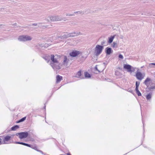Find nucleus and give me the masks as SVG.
<instances>
[{"mask_svg":"<svg viewBox=\"0 0 155 155\" xmlns=\"http://www.w3.org/2000/svg\"><path fill=\"white\" fill-rule=\"evenodd\" d=\"M75 78H79L81 79L84 78V76L81 74V70H80L78 71L74 76Z\"/></svg>","mask_w":155,"mask_h":155,"instance_id":"6e6552de","label":"nucleus"},{"mask_svg":"<svg viewBox=\"0 0 155 155\" xmlns=\"http://www.w3.org/2000/svg\"><path fill=\"white\" fill-rule=\"evenodd\" d=\"M152 65H154L155 66V63H152L151 64H149L150 66H151Z\"/></svg>","mask_w":155,"mask_h":155,"instance_id":"c9c22d12","label":"nucleus"},{"mask_svg":"<svg viewBox=\"0 0 155 155\" xmlns=\"http://www.w3.org/2000/svg\"><path fill=\"white\" fill-rule=\"evenodd\" d=\"M69 60L67 59V57L66 56H64V60L63 61V64H67Z\"/></svg>","mask_w":155,"mask_h":155,"instance_id":"f3484780","label":"nucleus"},{"mask_svg":"<svg viewBox=\"0 0 155 155\" xmlns=\"http://www.w3.org/2000/svg\"><path fill=\"white\" fill-rule=\"evenodd\" d=\"M132 66L128 64H124V68L127 70V71L130 72Z\"/></svg>","mask_w":155,"mask_h":155,"instance_id":"ddd939ff","label":"nucleus"},{"mask_svg":"<svg viewBox=\"0 0 155 155\" xmlns=\"http://www.w3.org/2000/svg\"><path fill=\"white\" fill-rule=\"evenodd\" d=\"M118 57L120 58L123 59L124 58L123 56L121 54H119L118 56Z\"/></svg>","mask_w":155,"mask_h":155,"instance_id":"2f4dec72","label":"nucleus"},{"mask_svg":"<svg viewBox=\"0 0 155 155\" xmlns=\"http://www.w3.org/2000/svg\"><path fill=\"white\" fill-rule=\"evenodd\" d=\"M2 140V139L0 138V145L2 144V141H1Z\"/></svg>","mask_w":155,"mask_h":155,"instance_id":"37998d69","label":"nucleus"},{"mask_svg":"<svg viewBox=\"0 0 155 155\" xmlns=\"http://www.w3.org/2000/svg\"><path fill=\"white\" fill-rule=\"evenodd\" d=\"M136 68L133 67L132 66V67L131 68V69H130V72L132 73V72H134Z\"/></svg>","mask_w":155,"mask_h":155,"instance_id":"bb28decb","label":"nucleus"},{"mask_svg":"<svg viewBox=\"0 0 155 155\" xmlns=\"http://www.w3.org/2000/svg\"><path fill=\"white\" fill-rule=\"evenodd\" d=\"M67 155H71L70 153H67Z\"/></svg>","mask_w":155,"mask_h":155,"instance_id":"c03bdc74","label":"nucleus"},{"mask_svg":"<svg viewBox=\"0 0 155 155\" xmlns=\"http://www.w3.org/2000/svg\"><path fill=\"white\" fill-rule=\"evenodd\" d=\"M44 108L45 109V106L44 107Z\"/></svg>","mask_w":155,"mask_h":155,"instance_id":"a18cd8bd","label":"nucleus"},{"mask_svg":"<svg viewBox=\"0 0 155 155\" xmlns=\"http://www.w3.org/2000/svg\"><path fill=\"white\" fill-rule=\"evenodd\" d=\"M56 81L57 83H58L62 79V77L59 75H57L56 77Z\"/></svg>","mask_w":155,"mask_h":155,"instance_id":"2eb2a0df","label":"nucleus"},{"mask_svg":"<svg viewBox=\"0 0 155 155\" xmlns=\"http://www.w3.org/2000/svg\"><path fill=\"white\" fill-rule=\"evenodd\" d=\"M23 142L17 141H16L15 142V143L16 144H21L22 145L23 144Z\"/></svg>","mask_w":155,"mask_h":155,"instance_id":"7c9ffc66","label":"nucleus"},{"mask_svg":"<svg viewBox=\"0 0 155 155\" xmlns=\"http://www.w3.org/2000/svg\"><path fill=\"white\" fill-rule=\"evenodd\" d=\"M119 72H118V71H116V72H115V74L116 75H118L119 73Z\"/></svg>","mask_w":155,"mask_h":155,"instance_id":"e433bc0d","label":"nucleus"},{"mask_svg":"<svg viewBox=\"0 0 155 155\" xmlns=\"http://www.w3.org/2000/svg\"><path fill=\"white\" fill-rule=\"evenodd\" d=\"M30 147L32 149H34L35 150L37 151H38V150L37 149V147L35 146H33L31 145V147Z\"/></svg>","mask_w":155,"mask_h":155,"instance_id":"a878e982","label":"nucleus"},{"mask_svg":"<svg viewBox=\"0 0 155 155\" xmlns=\"http://www.w3.org/2000/svg\"><path fill=\"white\" fill-rule=\"evenodd\" d=\"M151 80V79L150 78H147L144 81L143 83L148 87L149 86V84L148 83V82L150 81Z\"/></svg>","mask_w":155,"mask_h":155,"instance_id":"dca6fc26","label":"nucleus"},{"mask_svg":"<svg viewBox=\"0 0 155 155\" xmlns=\"http://www.w3.org/2000/svg\"><path fill=\"white\" fill-rule=\"evenodd\" d=\"M48 20L51 21H57L62 20L63 18L60 16H51L48 17Z\"/></svg>","mask_w":155,"mask_h":155,"instance_id":"20e7f679","label":"nucleus"},{"mask_svg":"<svg viewBox=\"0 0 155 155\" xmlns=\"http://www.w3.org/2000/svg\"><path fill=\"white\" fill-rule=\"evenodd\" d=\"M3 137V144H7V142H8L11 139V137L8 135H7L5 137L4 136Z\"/></svg>","mask_w":155,"mask_h":155,"instance_id":"9d476101","label":"nucleus"},{"mask_svg":"<svg viewBox=\"0 0 155 155\" xmlns=\"http://www.w3.org/2000/svg\"><path fill=\"white\" fill-rule=\"evenodd\" d=\"M117 47V44L115 42H113V47Z\"/></svg>","mask_w":155,"mask_h":155,"instance_id":"c756f323","label":"nucleus"},{"mask_svg":"<svg viewBox=\"0 0 155 155\" xmlns=\"http://www.w3.org/2000/svg\"><path fill=\"white\" fill-rule=\"evenodd\" d=\"M103 64H104L105 65V66H106V65H107V62H104L103 63Z\"/></svg>","mask_w":155,"mask_h":155,"instance_id":"a19ab883","label":"nucleus"},{"mask_svg":"<svg viewBox=\"0 0 155 155\" xmlns=\"http://www.w3.org/2000/svg\"><path fill=\"white\" fill-rule=\"evenodd\" d=\"M44 154V155H46L45 153H44V154Z\"/></svg>","mask_w":155,"mask_h":155,"instance_id":"49530a36","label":"nucleus"},{"mask_svg":"<svg viewBox=\"0 0 155 155\" xmlns=\"http://www.w3.org/2000/svg\"><path fill=\"white\" fill-rule=\"evenodd\" d=\"M95 69L98 72V73H100V72H101V71H99V70L97 69V67L96 66V67H95Z\"/></svg>","mask_w":155,"mask_h":155,"instance_id":"58836bf2","label":"nucleus"},{"mask_svg":"<svg viewBox=\"0 0 155 155\" xmlns=\"http://www.w3.org/2000/svg\"><path fill=\"white\" fill-rule=\"evenodd\" d=\"M16 135L17 136H19V138L20 139H24L28 137V133L26 131L18 133L16 134Z\"/></svg>","mask_w":155,"mask_h":155,"instance_id":"39448f33","label":"nucleus"},{"mask_svg":"<svg viewBox=\"0 0 155 155\" xmlns=\"http://www.w3.org/2000/svg\"><path fill=\"white\" fill-rule=\"evenodd\" d=\"M32 25L34 26H37V24L36 23H33L32 24Z\"/></svg>","mask_w":155,"mask_h":155,"instance_id":"79ce46f5","label":"nucleus"},{"mask_svg":"<svg viewBox=\"0 0 155 155\" xmlns=\"http://www.w3.org/2000/svg\"><path fill=\"white\" fill-rule=\"evenodd\" d=\"M38 151L40 152V153H41L42 154H44V153H43V152H42V151L41 150H38Z\"/></svg>","mask_w":155,"mask_h":155,"instance_id":"4c0bfd02","label":"nucleus"},{"mask_svg":"<svg viewBox=\"0 0 155 155\" xmlns=\"http://www.w3.org/2000/svg\"><path fill=\"white\" fill-rule=\"evenodd\" d=\"M136 77L137 79L140 80H141L143 78V76L142 74L139 71H137L136 74Z\"/></svg>","mask_w":155,"mask_h":155,"instance_id":"1a4fd4ad","label":"nucleus"},{"mask_svg":"<svg viewBox=\"0 0 155 155\" xmlns=\"http://www.w3.org/2000/svg\"><path fill=\"white\" fill-rule=\"evenodd\" d=\"M62 155V154H61V155Z\"/></svg>","mask_w":155,"mask_h":155,"instance_id":"de8ad7c7","label":"nucleus"},{"mask_svg":"<svg viewBox=\"0 0 155 155\" xmlns=\"http://www.w3.org/2000/svg\"><path fill=\"white\" fill-rule=\"evenodd\" d=\"M81 54V52L77 51L74 50L69 53V55L71 57H76Z\"/></svg>","mask_w":155,"mask_h":155,"instance_id":"423d86ee","label":"nucleus"},{"mask_svg":"<svg viewBox=\"0 0 155 155\" xmlns=\"http://www.w3.org/2000/svg\"><path fill=\"white\" fill-rule=\"evenodd\" d=\"M148 89L150 90H151L152 89H155V86H150L148 88Z\"/></svg>","mask_w":155,"mask_h":155,"instance_id":"cd10ccee","label":"nucleus"},{"mask_svg":"<svg viewBox=\"0 0 155 155\" xmlns=\"http://www.w3.org/2000/svg\"><path fill=\"white\" fill-rule=\"evenodd\" d=\"M26 117H24L22 118H21V119H20V120H19L17 122V123H20L21 122H23V121H24L26 119Z\"/></svg>","mask_w":155,"mask_h":155,"instance_id":"393cba45","label":"nucleus"},{"mask_svg":"<svg viewBox=\"0 0 155 155\" xmlns=\"http://www.w3.org/2000/svg\"><path fill=\"white\" fill-rule=\"evenodd\" d=\"M84 77L85 78H89L91 77V75L87 72H84Z\"/></svg>","mask_w":155,"mask_h":155,"instance_id":"6ab92c4d","label":"nucleus"},{"mask_svg":"<svg viewBox=\"0 0 155 155\" xmlns=\"http://www.w3.org/2000/svg\"><path fill=\"white\" fill-rule=\"evenodd\" d=\"M113 52L112 49L109 47H107L105 48V52L107 55H110Z\"/></svg>","mask_w":155,"mask_h":155,"instance_id":"9b49d317","label":"nucleus"},{"mask_svg":"<svg viewBox=\"0 0 155 155\" xmlns=\"http://www.w3.org/2000/svg\"><path fill=\"white\" fill-rule=\"evenodd\" d=\"M69 36L68 35V34H64V35H63L61 36V39L62 38H66L68 37H69V36Z\"/></svg>","mask_w":155,"mask_h":155,"instance_id":"4be33fe9","label":"nucleus"},{"mask_svg":"<svg viewBox=\"0 0 155 155\" xmlns=\"http://www.w3.org/2000/svg\"><path fill=\"white\" fill-rule=\"evenodd\" d=\"M66 16H74V13L73 14H68V13H67L66 14Z\"/></svg>","mask_w":155,"mask_h":155,"instance_id":"72a5a7b5","label":"nucleus"},{"mask_svg":"<svg viewBox=\"0 0 155 155\" xmlns=\"http://www.w3.org/2000/svg\"><path fill=\"white\" fill-rule=\"evenodd\" d=\"M74 14H80L82 15L84 14V12L82 11H78L77 12H74Z\"/></svg>","mask_w":155,"mask_h":155,"instance_id":"412c9836","label":"nucleus"},{"mask_svg":"<svg viewBox=\"0 0 155 155\" xmlns=\"http://www.w3.org/2000/svg\"><path fill=\"white\" fill-rule=\"evenodd\" d=\"M80 33V32H73L72 33H70L68 34L69 37H74L76 36H77Z\"/></svg>","mask_w":155,"mask_h":155,"instance_id":"f8f14e48","label":"nucleus"},{"mask_svg":"<svg viewBox=\"0 0 155 155\" xmlns=\"http://www.w3.org/2000/svg\"><path fill=\"white\" fill-rule=\"evenodd\" d=\"M104 46L97 45L95 47L94 51L95 55H99L102 52L104 49Z\"/></svg>","mask_w":155,"mask_h":155,"instance_id":"f03ea898","label":"nucleus"},{"mask_svg":"<svg viewBox=\"0 0 155 155\" xmlns=\"http://www.w3.org/2000/svg\"><path fill=\"white\" fill-rule=\"evenodd\" d=\"M115 36H112L110 37L108 39V42L109 43H111L113 40L114 39V38Z\"/></svg>","mask_w":155,"mask_h":155,"instance_id":"a211bd4d","label":"nucleus"},{"mask_svg":"<svg viewBox=\"0 0 155 155\" xmlns=\"http://www.w3.org/2000/svg\"><path fill=\"white\" fill-rule=\"evenodd\" d=\"M142 121L143 124V132H144V122L143 119H142Z\"/></svg>","mask_w":155,"mask_h":155,"instance_id":"ea45409f","label":"nucleus"},{"mask_svg":"<svg viewBox=\"0 0 155 155\" xmlns=\"http://www.w3.org/2000/svg\"><path fill=\"white\" fill-rule=\"evenodd\" d=\"M152 93L150 92L146 95V98L147 100L150 101L152 97Z\"/></svg>","mask_w":155,"mask_h":155,"instance_id":"4468645a","label":"nucleus"},{"mask_svg":"<svg viewBox=\"0 0 155 155\" xmlns=\"http://www.w3.org/2000/svg\"><path fill=\"white\" fill-rule=\"evenodd\" d=\"M19 127V126L18 125H15L12 127L11 128V129L12 130L15 131L16 130L18 129Z\"/></svg>","mask_w":155,"mask_h":155,"instance_id":"aec40b11","label":"nucleus"},{"mask_svg":"<svg viewBox=\"0 0 155 155\" xmlns=\"http://www.w3.org/2000/svg\"><path fill=\"white\" fill-rule=\"evenodd\" d=\"M51 61L50 65L54 70H59L61 69L59 63L54 56L53 54L51 55Z\"/></svg>","mask_w":155,"mask_h":155,"instance_id":"f257e3e1","label":"nucleus"},{"mask_svg":"<svg viewBox=\"0 0 155 155\" xmlns=\"http://www.w3.org/2000/svg\"><path fill=\"white\" fill-rule=\"evenodd\" d=\"M127 91H128V92H130V93H133V91L132 90H131L128 89V90H127Z\"/></svg>","mask_w":155,"mask_h":155,"instance_id":"f704fd0d","label":"nucleus"},{"mask_svg":"<svg viewBox=\"0 0 155 155\" xmlns=\"http://www.w3.org/2000/svg\"><path fill=\"white\" fill-rule=\"evenodd\" d=\"M105 42H106L104 41H101V45L103 46V45H104L105 44Z\"/></svg>","mask_w":155,"mask_h":155,"instance_id":"473e14b6","label":"nucleus"},{"mask_svg":"<svg viewBox=\"0 0 155 155\" xmlns=\"http://www.w3.org/2000/svg\"><path fill=\"white\" fill-rule=\"evenodd\" d=\"M44 46L43 44H38L35 46V50L37 52H39L41 50Z\"/></svg>","mask_w":155,"mask_h":155,"instance_id":"0eeeda50","label":"nucleus"},{"mask_svg":"<svg viewBox=\"0 0 155 155\" xmlns=\"http://www.w3.org/2000/svg\"><path fill=\"white\" fill-rule=\"evenodd\" d=\"M135 91L138 96H140L141 95V94L139 90L138 89H135Z\"/></svg>","mask_w":155,"mask_h":155,"instance_id":"5701e85b","label":"nucleus"},{"mask_svg":"<svg viewBox=\"0 0 155 155\" xmlns=\"http://www.w3.org/2000/svg\"><path fill=\"white\" fill-rule=\"evenodd\" d=\"M32 39V38L30 36L27 35H24L19 36L18 38V40L19 41H30Z\"/></svg>","mask_w":155,"mask_h":155,"instance_id":"7ed1b4c3","label":"nucleus"},{"mask_svg":"<svg viewBox=\"0 0 155 155\" xmlns=\"http://www.w3.org/2000/svg\"><path fill=\"white\" fill-rule=\"evenodd\" d=\"M22 145H23L27 147H31V145L27 143H23Z\"/></svg>","mask_w":155,"mask_h":155,"instance_id":"c85d7f7f","label":"nucleus"},{"mask_svg":"<svg viewBox=\"0 0 155 155\" xmlns=\"http://www.w3.org/2000/svg\"><path fill=\"white\" fill-rule=\"evenodd\" d=\"M140 82L137 81L136 82V88L135 89H138L140 85Z\"/></svg>","mask_w":155,"mask_h":155,"instance_id":"b1692460","label":"nucleus"}]
</instances>
